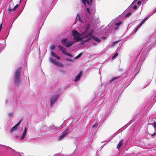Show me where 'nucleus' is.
Listing matches in <instances>:
<instances>
[{
    "label": "nucleus",
    "mask_w": 156,
    "mask_h": 156,
    "mask_svg": "<svg viewBox=\"0 0 156 156\" xmlns=\"http://www.w3.org/2000/svg\"><path fill=\"white\" fill-rule=\"evenodd\" d=\"M22 68L20 67L17 69L13 76L14 78V83L17 85H18L20 83V74Z\"/></svg>",
    "instance_id": "nucleus-1"
},
{
    "label": "nucleus",
    "mask_w": 156,
    "mask_h": 156,
    "mask_svg": "<svg viewBox=\"0 0 156 156\" xmlns=\"http://www.w3.org/2000/svg\"><path fill=\"white\" fill-rule=\"evenodd\" d=\"M72 33L74 38L76 40V41H79L82 40V38L80 37V36H81V34L79 33L77 31L73 30L72 31Z\"/></svg>",
    "instance_id": "nucleus-2"
},
{
    "label": "nucleus",
    "mask_w": 156,
    "mask_h": 156,
    "mask_svg": "<svg viewBox=\"0 0 156 156\" xmlns=\"http://www.w3.org/2000/svg\"><path fill=\"white\" fill-rule=\"evenodd\" d=\"M67 39L66 38H64L62 39L61 42L62 44L65 47L69 48L71 47L74 43L70 41H67Z\"/></svg>",
    "instance_id": "nucleus-3"
},
{
    "label": "nucleus",
    "mask_w": 156,
    "mask_h": 156,
    "mask_svg": "<svg viewBox=\"0 0 156 156\" xmlns=\"http://www.w3.org/2000/svg\"><path fill=\"white\" fill-rule=\"evenodd\" d=\"M14 5H12L11 2H10L8 9L9 12V13H14V12L16 10L19 6L18 4H17L13 8H12Z\"/></svg>",
    "instance_id": "nucleus-4"
},
{
    "label": "nucleus",
    "mask_w": 156,
    "mask_h": 156,
    "mask_svg": "<svg viewBox=\"0 0 156 156\" xmlns=\"http://www.w3.org/2000/svg\"><path fill=\"white\" fill-rule=\"evenodd\" d=\"M58 47L59 48L60 50L62 52V53L65 55H66L69 56V57H72V55L69 54L67 52L65 48L62 46L61 45H58Z\"/></svg>",
    "instance_id": "nucleus-5"
},
{
    "label": "nucleus",
    "mask_w": 156,
    "mask_h": 156,
    "mask_svg": "<svg viewBox=\"0 0 156 156\" xmlns=\"http://www.w3.org/2000/svg\"><path fill=\"white\" fill-rule=\"evenodd\" d=\"M58 98V96L56 95L50 99L51 105H52L56 101Z\"/></svg>",
    "instance_id": "nucleus-6"
},
{
    "label": "nucleus",
    "mask_w": 156,
    "mask_h": 156,
    "mask_svg": "<svg viewBox=\"0 0 156 156\" xmlns=\"http://www.w3.org/2000/svg\"><path fill=\"white\" fill-rule=\"evenodd\" d=\"M68 131V129H67L65 131H64L62 133V134L59 137V139H61L64 138L68 134V132L67 131Z\"/></svg>",
    "instance_id": "nucleus-7"
},
{
    "label": "nucleus",
    "mask_w": 156,
    "mask_h": 156,
    "mask_svg": "<svg viewBox=\"0 0 156 156\" xmlns=\"http://www.w3.org/2000/svg\"><path fill=\"white\" fill-rule=\"evenodd\" d=\"M88 34L90 36H91V37L93 38L94 40L96 41L97 42H98V43H99V42H101V39L95 37L94 36H92V35L90 33H89Z\"/></svg>",
    "instance_id": "nucleus-8"
},
{
    "label": "nucleus",
    "mask_w": 156,
    "mask_h": 156,
    "mask_svg": "<svg viewBox=\"0 0 156 156\" xmlns=\"http://www.w3.org/2000/svg\"><path fill=\"white\" fill-rule=\"evenodd\" d=\"M21 0H12V3H11V4L12 5H14L16 4H18V3H20L21 2Z\"/></svg>",
    "instance_id": "nucleus-9"
},
{
    "label": "nucleus",
    "mask_w": 156,
    "mask_h": 156,
    "mask_svg": "<svg viewBox=\"0 0 156 156\" xmlns=\"http://www.w3.org/2000/svg\"><path fill=\"white\" fill-rule=\"evenodd\" d=\"M82 73V72L80 71L78 75L76 77L75 80V81H77L80 79Z\"/></svg>",
    "instance_id": "nucleus-10"
},
{
    "label": "nucleus",
    "mask_w": 156,
    "mask_h": 156,
    "mask_svg": "<svg viewBox=\"0 0 156 156\" xmlns=\"http://www.w3.org/2000/svg\"><path fill=\"white\" fill-rule=\"evenodd\" d=\"M27 132V129L26 127H25L24 128V132H23V133L21 136V139L22 140H23L25 138V136Z\"/></svg>",
    "instance_id": "nucleus-11"
},
{
    "label": "nucleus",
    "mask_w": 156,
    "mask_h": 156,
    "mask_svg": "<svg viewBox=\"0 0 156 156\" xmlns=\"http://www.w3.org/2000/svg\"><path fill=\"white\" fill-rule=\"evenodd\" d=\"M146 18H144V19L142 20V22H141V23H140V24L139 25V26L137 27H136V29L135 30V31H137V30H138V29L141 26V25L143 24V23H144V22L145 21V20H146Z\"/></svg>",
    "instance_id": "nucleus-12"
},
{
    "label": "nucleus",
    "mask_w": 156,
    "mask_h": 156,
    "mask_svg": "<svg viewBox=\"0 0 156 156\" xmlns=\"http://www.w3.org/2000/svg\"><path fill=\"white\" fill-rule=\"evenodd\" d=\"M123 144V140L122 139L120 141L117 147V148L118 149H119L121 146Z\"/></svg>",
    "instance_id": "nucleus-13"
},
{
    "label": "nucleus",
    "mask_w": 156,
    "mask_h": 156,
    "mask_svg": "<svg viewBox=\"0 0 156 156\" xmlns=\"http://www.w3.org/2000/svg\"><path fill=\"white\" fill-rule=\"evenodd\" d=\"M50 61L54 64L56 65L57 63V62L54 59L52 58H50Z\"/></svg>",
    "instance_id": "nucleus-14"
},
{
    "label": "nucleus",
    "mask_w": 156,
    "mask_h": 156,
    "mask_svg": "<svg viewBox=\"0 0 156 156\" xmlns=\"http://www.w3.org/2000/svg\"><path fill=\"white\" fill-rule=\"evenodd\" d=\"M17 128L18 127L15 125L10 130V131L11 132H12L16 130L17 129Z\"/></svg>",
    "instance_id": "nucleus-15"
},
{
    "label": "nucleus",
    "mask_w": 156,
    "mask_h": 156,
    "mask_svg": "<svg viewBox=\"0 0 156 156\" xmlns=\"http://www.w3.org/2000/svg\"><path fill=\"white\" fill-rule=\"evenodd\" d=\"M81 1L83 2V3L85 5H86V3L87 2L88 4H89V0H81Z\"/></svg>",
    "instance_id": "nucleus-16"
},
{
    "label": "nucleus",
    "mask_w": 156,
    "mask_h": 156,
    "mask_svg": "<svg viewBox=\"0 0 156 156\" xmlns=\"http://www.w3.org/2000/svg\"><path fill=\"white\" fill-rule=\"evenodd\" d=\"M119 77L118 76V77H114L111 80V81H110V83H111L112 82H113L116 79H117L118 78H119Z\"/></svg>",
    "instance_id": "nucleus-17"
},
{
    "label": "nucleus",
    "mask_w": 156,
    "mask_h": 156,
    "mask_svg": "<svg viewBox=\"0 0 156 156\" xmlns=\"http://www.w3.org/2000/svg\"><path fill=\"white\" fill-rule=\"evenodd\" d=\"M56 65L60 67H63V64L58 63L57 62V63L56 64Z\"/></svg>",
    "instance_id": "nucleus-18"
},
{
    "label": "nucleus",
    "mask_w": 156,
    "mask_h": 156,
    "mask_svg": "<svg viewBox=\"0 0 156 156\" xmlns=\"http://www.w3.org/2000/svg\"><path fill=\"white\" fill-rule=\"evenodd\" d=\"M122 23V21H119L118 23H115V25L117 26H118L120 25Z\"/></svg>",
    "instance_id": "nucleus-19"
},
{
    "label": "nucleus",
    "mask_w": 156,
    "mask_h": 156,
    "mask_svg": "<svg viewBox=\"0 0 156 156\" xmlns=\"http://www.w3.org/2000/svg\"><path fill=\"white\" fill-rule=\"evenodd\" d=\"M76 18L77 19L80 21L82 22V20L81 19L80 16L78 14H77Z\"/></svg>",
    "instance_id": "nucleus-20"
},
{
    "label": "nucleus",
    "mask_w": 156,
    "mask_h": 156,
    "mask_svg": "<svg viewBox=\"0 0 156 156\" xmlns=\"http://www.w3.org/2000/svg\"><path fill=\"white\" fill-rule=\"evenodd\" d=\"M82 55V53H80V54H79V55H78L77 56H76L75 58H74V59H77L78 58H80V57H81Z\"/></svg>",
    "instance_id": "nucleus-21"
},
{
    "label": "nucleus",
    "mask_w": 156,
    "mask_h": 156,
    "mask_svg": "<svg viewBox=\"0 0 156 156\" xmlns=\"http://www.w3.org/2000/svg\"><path fill=\"white\" fill-rule=\"evenodd\" d=\"M55 47L54 45H52L50 49L51 50H54L55 49Z\"/></svg>",
    "instance_id": "nucleus-22"
},
{
    "label": "nucleus",
    "mask_w": 156,
    "mask_h": 156,
    "mask_svg": "<svg viewBox=\"0 0 156 156\" xmlns=\"http://www.w3.org/2000/svg\"><path fill=\"white\" fill-rule=\"evenodd\" d=\"M118 55V54L117 53H116L114 55L112 56V58L113 59L115 57L117 56Z\"/></svg>",
    "instance_id": "nucleus-23"
},
{
    "label": "nucleus",
    "mask_w": 156,
    "mask_h": 156,
    "mask_svg": "<svg viewBox=\"0 0 156 156\" xmlns=\"http://www.w3.org/2000/svg\"><path fill=\"white\" fill-rule=\"evenodd\" d=\"M51 55L52 56L55 57V56H56V54L53 52H51Z\"/></svg>",
    "instance_id": "nucleus-24"
},
{
    "label": "nucleus",
    "mask_w": 156,
    "mask_h": 156,
    "mask_svg": "<svg viewBox=\"0 0 156 156\" xmlns=\"http://www.w3.org/2000/svg\"><path fill=\"white\" fill-rule=\"evenodd\" d=\"M131 14V13L130 12H129L128 13H127L126 16H125V17H128L129 16H130Z\"/></svg>",
    "instance_id": "nucleus-25"
},
{
    "label": "nucleus",
    "mask_w": 156,
    "mask_h": 156,
    "mask_svg": "<svg viewBox=\"0 0 156 156\" xmlns=\"http://www.w3.org/2000/svg\"><path fill=\"white\" fill-rule=\"evenodd\" d=\"M21 120H20L17 123V124L16 125H15V126H16V127H18V126L20 125Z\"/></svg>",
    "instance_id": "nucleus-26"
},
{
    "label": "nucleus",
    "mask_w": 156,
    "mask_h": 156,
    "mask_svg": "<svg viewBox=\"0 0 156 156\" xmlns=\"http://www.w3.org/2000/svg\"><path fill=\"white\" fill-rule=\"evenodd\" d=\"M2 23H1L0 24V31H1V30L2 28Z\"/></svg>",
    "instance_id": "nucleus-27"
},
{
    "label": "nucleus",
    "mask_w": 156,
    "mask_h": 156,
    "mask_svg": "<svg viewBox=\"0 0 156 156\" xmlns=\"http://www.w3.org/2000/svg\"><path fill=\"white\" fill-rule=\"evenodd\" d=\"M98 123H96V124H95L92 127H97V126H98Z\"/></svg>",
    "instance_id": "nucleus-28"
},
{
    "label": "nucleus",
    "mask_w": 156,
    "mask_h": 156,
    "mask_svg": "<svg viewBox=\"0 0 156 156\" xmlns=\"http://www.w3.org/2000/svg\"><path fill=\"white\" fill-rule=\"evenodd\" d=\"M153 126L155 128H156V122H155L154 123Z\"/></svg>",
    "instance_id": "nucleus-29"
},
{
    "label": "nucleus",
    "mask_w": 156,
    "mask_h": 156,
    "mask_svg": "<svg viewBox=\"0 0 156 156\" xmlns=\"http://www.w3.org/2000/svg\"><path fill=\"white\" fill-rule=\"evenodd\" d=\"M133 9H137V6L136 5H134L133 7Z\"/></svg>",
    "instance_id": "nucleus-30"
},
{
    "label": "nucleus",
    "mask_w": 156,
    "mask_h": 156,
    "mask_svg": "<svg viewBox=\"0 0 156 156\" xmlns=\"http://www.w3.org/2000/svg\"><path fill=\"white\" fill-rule=\"evenodd\" d=\"M55 57L56 58V59H60V57H59V56H57L56 55Z\"/></svg>",
    "instance_id": "nucleus-31"
},
{
    "label": "nucleus",
    "mask_w": 156,
    "mask_h": 156,
    "mask_svg": "<svg viewBox=\"0 0 156 156\" xmlns=\"http://www.w3.org/2000/svg\"><path fill=\"white\" fill-rule=\"evenodd\" d=\"M87 11L90 14V9L89 8H87Z\"/></svg>",
    "instance_id": "nucleus-32"
},
{
    "label": "nucleus",
    "mask_w": 156,
    "mask_h": 156,
    "mask_svg": "<svg viewBox=\"0 0 156 156\" xmlns=\"http://www.w3.org/2000/svg\"><path fill=\"white\" fill-rule=\"evenodd\" d=\"M12 115V113H9L8 114V116L9 117L11 116Z\"/></svg>",
    "instance_id": "nucleus-33"
},
{
    "label": "nucleus",
    "mask_w": 156,
    "mask_h": 156,
    "mask_svg": "<svg viewBox=\"0 0 156 156\" xmlns=\"http://www.w3.org/2000/svg\"><path fill=\"white\" fill-rule=\"evenodd\" d=\"M141 3V2H140V1H139L137 2V5H140V4Z\"/></svg>",
    "instance_id": "nucleus-34"
},
{
    "label": "nucleus",
    "mask_w": 156,
    "mask_h": 156,
    "mask_svg": "<svg viewBox=\"0 0 156 156\" xmlns=\"http://www.w3.org/2000/svg\"><path fill=\"white\" fill-rule=\"evenodd\" d=\"M66 60L68 61H72V60L71 59H69V58H67L66 59Z\"/></svg>",
    "instance_id": "nucleus-35"
},
{
    "label": "nucleus",
    "mask_w": 156,
    "mask_h": 156,
    "mask_svg": "<svg viewBox=\"0 0 156 156\" xmlns=\"http://www.w3.org/2000/svg\"><path fill=\"white\" fill-rule=\"evenodd\" d=\"M156 133H154V134H152V135L154 136V135H155L156 134Z\"/></svg>",
    "instance_id": "nucleus-36"
},
{
    "label": "nucleus",
    "mask_w": 156,
    "mask_h": 156,
    "mask_svg": "<svg viewBox=\"0 0 156 156\" xmlns=\"http://www.w3.org/2000/svg\"><path fill=\"white\" fill-rule=\"evenodd\" d=\"M102 38L103 39H105V37H102Z\"/></svg>",
    "instance_id": "nucleus-37"
},
{
    "label": "nucleus",
    "mask_w": 156,
    "mask_h": 156,
    "mask_svg": "<svg viewBox=\"0 0 156 156\" xmlns=\"http://www.w3.org/2000/svg\"><path fill=\"white\" fill-rule=\"evenodd\" d=\"M93 44H94V45H96V44L95 43H94Z\"/></svg>",
    "instance_id": "nucleus-38"
},
{
    "label": "nucleus",
    "mask_w": 156,
    "mask_h": 156,
    "mask_svg": "<svg viewBox=\"0 0 156 156\" xmlns=\"http://www.w3.org/2000/svg\"><path fill=\"white\" fill-rule=\"evenodd\" d=\"M156 12V10L154 12V13H155Z\"/></svg>",
    "instance_id": "nucleus-39"
},
{
    "label": "nucleus",
    "mask_w": 156,
    "mask_h": 156,
    "mask_svg": "<svg viewBox=\"0 0 156 156\" xmlns=\"http://www.w3.org/2000/svg\"><path fill=\"white\" fill-rule=\"evenodd\" d=\"M89 40V39H88L87 40V41H88V40Z\"/></svg>",
    "instance_id": "nucleus-40"
},
{
    "label": "nucleus",
    "mask_w": 156,
    "mask_h": 156,
    "mask_svg": "<svg viewBox=\"0 0 156 156\" xmlns=\"http://www.w3.org/2000/svg\"><path fill=\"white\" fill-rule=\"evenodd\" d=\"M142 1H143V0H141Z\"/></svg>",
    "instance_id": "nucleus-41"
}]
</instances>
